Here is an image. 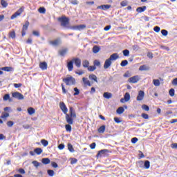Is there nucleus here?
Segmentation results:
<instances>
[{"instance_id":"f257e3e1","label":"nucleus","mask_w":177,"mask_h":177,"mask_svg":"<svg viewBox=\"0 0 177 177\" xmlns=\"http://www.w3.org/2000/svg\"><path fill=\"white\" fill-rule=\"evenodd\" d=\"M69 113L70 114L66 113L65 118L68 124L73 125V124H74V120H73V118H77V114H75V111L74 110V108L71 106L69 109Z\"/></svg>"},{"instance_id":"f03ea898","label":"nucleus","mask_w":177,"mask_h":177,"mask_svg":"<svg viewBox=\"0 0 177 177\" xmlns=\"http://www.w3.org/2000/svg\"><path fill=\"white\" fill-rule=\"evenodd\" d=\"M63 82L66 83V85H75V78L72 76L64 78Z\"/></svg>"},{"instance_id":"7ed1b4c3","label":"nucleus","mask_w":177,"mask_h":177,"mask_svg":"<svg viewBox=\"0 0 177 177\" xmlns=\"http://www.w3.org/2000/svg\"><path fill=\"white\" fill-rule=\"evenodd\" d=\"M59 21H61V26L62 27H68L67 25L68 24V18L64 17L59 19Z\"/></svg>"},{"instance_id":"20e7f679","label":"nucleus","mask_w":177,"mask_h":177,"mask_svg":"<svg viewBox=\"0 0 177 177\" xmlns=\"http://www.w3.org/2000/svg\"><path fill=\"white\" fill-rule=\"evenodd\" d=\"M140 80V77H139V75H135L129 78L128 82H130V84H136Z\"/></svg>"},{"instance_id":"39448f33","label":"nucleus","mask_w":177,"mask_h":177,"mask_svg":"<svg viewBox=\"0 0 177 177\" xmlns=\"http://www.w3.org/2000/svg\"><path fill=\"white\" fill-rule=\"evenodd\" d=\"M12 97L18 99V100H23V99H24V95L19 92H14L12 93Z\"/></svg>"},{"instance_id":"423d86ee","label":"nucleus","mask_w":177,"mask_h":177,"mask_svg":"<svg viewBox=\"0 0 177 177\" xmlns=\"http://www.w3.org/2000/svg\"><path fill=\"white\" fill-rule=\"evenodd\" d=\"M28 26H30V22H28V21H26L25 24L23 26L22 28V37H24V35H26V31H27V30H28Z\"/></svg>"},{"instance_id":"0eeeda50","label":"nucleus","mask_w":177,"mask_h":177,"mask_svg":"<svg viewBox=\"0 0 177 177\" xmlns=\"http://www.w3.org/2000/svg\"><path fill=\"white\" fill-rule=\"evenodd\" d=\"M143 99H145V91H140L138 92V95L137 96L136 100H138V102H140L142 101Z\"/></svg>"},{"instance_id":"6e6552de","label":"nucleus","mask_w":177,"mask_h":177,"mask_svg":"<svg viewBox=\"0 0 177 177\" xmlns=\"http://www.w3.org/2000/svg\"><path fill=\"white\" fill-rule=\"evenodd\" d=\"M59 107L61 110L63 111L64 114H67L68 109H67V106H66V104H64V102H60Z\"/></svg>"},{"instance_id":"1a4fd4ad","label":"nucleus","mask_w":177,"mask_h":177,"mask_svg":"<svg viewBox=\"0 0 177 177\" xmlns=\"http://www.w3.org/2000/svg\"><path fill=\"white\" fill-rule=\"evenodd\" d=\"M73 59L67 62V68L68 71H73L74 69V64H73Z\"/></svg>"},{"instance_id":"9d476101","label":"nucleus","mask_w":177,"mask_h":177,"mask_svg":"<svg viewBox=\"0 0 177 177\" xmlns=\"http://www.w3.org/2000/svg\"><path fill=\"white\" fill-rule=\"evenodd\" d=\"M72 61L75 63L76 67L80 68L81 67V59L80 58H73Z\"/></svg>"},{"instance_id":"9b49d317","label":"nucleus","mask_w":177,"mask_h":177,"mask_svg":"<svg viewBox=\"0 0 177 177\" xmlns=\"http://www.w3.org/2000/svg\"><path fill=\"white\" fill-rule=\"evenodd\" d=\"M0 70H2V71H7V73H9L10 71H15V68L12 66H5L0 68Z\"/></svg>"},{"instance_id":"f8f14e48","label":"nucleus","mask_w":177,"mask_h":177,"mask_svg":"<svg viewBox=\"0 0 177 177\" xmlns=\"http://www.w3.org/2000/svg\"><path fill=\"white\" fill-rule=\"evenodd\" d=\"M111 60L109 58L106 59L104 64V68H105V70H107V68H109L110 66H111Z\"/></svg>"},{"instance_id":"ddd939ff","label":"nucleus","mask_w":177,"mask_h":177,"mask_svg":"<svg viewBox=\"0 0 177 177\" xmlns=\"http://www.w3.org/2000/svg\"><path fill=\"white\" fill-rule=\"evenodd\" d=\"M106 153H109V151L107 149H102L98 151L97 154V158H99V157H102V156H104Z\"/></svg>"},{"instance_id":"4468645a","label":"nucleus","mask_w":177,"mask_h":177,"mask_svg":"<svg viewBox=\"0 0 177 177\" xmlns=\"http://www.w3.org/2000/svg\"><path fill=\"white\" fill-rule=\"evenodd\" d=\"M111 8V5H102L98 6L97 8V9H102V10H107L108 9H110Z\"/></svg>"},{"instance_id":"2eb2a0df","label":"nucleus","mask_w":177,"mask_h":177,"mask_svg":"<svg viewBox=\"0 0 177 177\" xmlns=\"http://www.w3.org/2000/svg\"><path fill=\"white\" fill-rule=\"evenodd\" d=\"M39 68L41 70H47V68H48V64L46 62H40Z\"/></svg>"},{"instance_id":"dca6fc26","label":"nucleus","mask_w":177,"mask_h":177,"mask_svg":"<svg viewBox=\"0 0 177 177\" xmlns=\"http://www.w3.org/2000/svg\"><path fill=\"white\" fill-rule=\"evenodd\" d=\"M109 59H111V61L117 60V59H120V56L118 55V53H113L110 56Z\"/></svg>"},{"instance_id":"f3484780","label":"nucleus","mask_w":177,"mask_h":177,"mask_svg":"<svg viewBox=\"0 0 177 177\" xmlns=\"http://www.w3.org/2000/svg\"><path fill=\"white\" fill-rule=\"evenodd\" d=\"M50 44L51 45H53L54 46H57V45H59L60 44V39H57L54 41H50Z\"/></svg>"},{"instance_id":"a211bd4d","label":"nucleus","mask_w":177,"mask_h":177,"mask_svg":"<svg viewBox=\"0 0 177 177\" xmlns=\"http://www.w3.org/2000/svg\"><path fill=\"white\" fill-rule=\"evenodd\" d=\"M103 96L105 99H111V97H113V94H111V93L105 92L104 93Z\"/></svg>"},{"instance_id":"6ab92c4d","label":"nucleus","mask_w":177,"mask_h":177,"mask_svg":"<svg viewBox=\"0 0 177 177\" xmlns=\"http://www.w3.org/2000/svg\"><path fill=\"white\" fill-rule=\"evenodd\" d=\"M100 52V47L99 46H94L93 47V53H99Z\"/></svg>"},{"instance_id":"aec40b11","label":"nucleus","mask_w":177,"mask_h":177,"mask_svg":"<svg viewBox=\"0 0 177 177\" xmlns=\"http://www.w3.org/2000/svg\"><path fill=\"white\" fill-rule=\"evenodd\" d=\"M68 51V50L67 48H64L59 51V54L60 55V56H65L66 53H67Z\"/></svg>"},{"instance_id":"412c9836","label":"nucleus","mask_w":177,"mask_h":177,"mask_svg":"<svg viewBox=\"0 0 177 177\" xmlns=\"http://www.w3.org/2000/svg\"><path fill=\"white\" fill-rule=\"evenodd\" d=\"M41 162L46 165L48 164H50V160L48 158H44L41 160Z\"/></svg>"},{"instance_id":"4be33fe9","label":"nucleus","mask_w":177,"mask_h":177,"mask_svg":"<svg viewBox=\"0 0 177 177\" xmlns=\"http://www.w3.org/2000/svg\"><path fill=\"white\" fill-rule=\"evenodd\" d=\"M28 113L29 115H32V114H35V109L32 107H29L28 109Z\"/></svg>"},{"instance_id":"5701e85b","label":"nucleus","mask_w":177,"mask_h":177,"mask_svg":"<svg viewBox=\"0 0 177 177\" xmlns=\"http://www.w3.org/2000/svg\"><path fill=\"white\" fill-rule=\"evenodd\" d=\"M82 81L84 85H88V86H91V82H89V80H88L86 77H83Z\"/></svg>"},{"instance_id":"b1692460","label":"nucleus","mask_w":177,"mask_h":177,"mask_svg":"<svg viewBox=\"0 0 177 177\" xmlns=\"http://www.w3.org/2000/svg\"><path fill=\"white\" fill-rule=\"evenodd\" d=\"M104 131H106V126L102 125L98 129L99 133H104Z\"/></svg>"},{"instance_id":"393cba45","label":"nucleus","mask_w":177,"mask_h":177,"mask_svg":"<svg viewBox=\"0 0 177 177\" xmlns=\"http://www.w3.org/2000/svg\"><path fill=\"white\" fill-rule=\"evenodd\" d=\"M146 10V6H142V7H138L136 9V12H138V13H142Z\"/></svg>"},{"instance_id":"a878e982","label":"nucleus","mask_w":177,"mask_h":177,"mask_svg":"<svg viewBox=\"0 0 177 177\" xmlns=\"http://www.w3.org/2000/svg\"><path fill=\"white\" fill-rule=\"evenodd\" d=\"M124 98L125 102H129V100H131V95L129 94V93H126L124 94Z\"/></svg>"},{"instance_id":"bb28decb","label":"nucleus","mask_w":177,"mask_h":177,"mask_svg":"<svg viewBox=\"0 0 177 177\" xmlns=\"http://www.w3.org/2000/svg\"><path fill=\"white\" fill-rule=\"evenodd\" d=\"M140 71H147L149 70V67L146 65L140 66L139 68Z\"/></svg>"},{"instance_id":"cd10ccee","label":"nucleus","mask_w":177,"mask_h":177,"mask_svg":"<svg viewBox=\"0 0 177 177\" xmlns=\"http://www.w3.org/2000/svg\"><path fill=\"white\" fill-rule=\"evenodd\" d=\"M82 66L83 67H84L85 68H88L89 67V61L85 59L82 62Z\"/></svg>"},{"instance_id":"c85d7f7f","label":"nucleus","mask_w":177,"mask_h":177,"mask_svg":"<svg viewBox=\"0 0 177 177\" xmlns=\"http://www.w3.org/2000/svg\"><path fill=\"white\" fill-rule=\"evenodd\" d=\"M144 168H145V169H149V168H150V161L149 160L145 161Z\"/></svg>"},{"instance_id":"c756f323","label":"nucleus","mask_w":177,"mask_h":177,"mask_svg":"<svg viewBox=\"0 0 177 177\" xmlns=\"http://www.w3.org/2000/svg\"><path fill=\"white\" fill-rule=\"evenodd\" d=\"M34 153L39 156L40 154H42V149L41 148H36L34 150Z\"/></svg>"},{"instance_id":"7c9ffc66","label":"nucleus","mask_w":177,"mask_h":177,"mask_svg":"<svg viewBox=\"0 0 177 177\" xmlns=\"http://www.w3.org/2000/svg\"><path fill=\"white\" fill-rule=\"evenodd\" d=\"M124 111H125V110L124 109V107L120 106L119 107L117 110H116V113L118 114H122V113H124Z\"/></svg>"},{"instance_id":"2f4dec72","label":"nucleus","mask_w":177,"mask_h":177,"mask_svg":"<svg viewBox=\"0 0 177 177\" xmlns=\"http://www.w3.org/2000/svg\"><path fill=\"white\" fill-rule=\"evenodd\" d=\"M88 78L89 80H92L93 81L97 82V77H96L95 75H90Z\"/></svg>"},{"instance_id":"473e14b6","label":"nucleus","mask_w":177,"mask_h":177,"mask_svg":"<svg viewBox=\"0 0 177 177\" xmlns=\"http://www.w3.org/2000/svg\"><path fill=\"white\" fill-rule=\"evenodd\" d=\"M121 67H126V66H128V60L125 59L121 62L120 63Z\"/></svg>"},{"instance_id":"72a5a7b5","label":"nucleus","mask_w":177,"mask_h":177,"mask_svg":"<svg viewBox=\"0 0 177 177\" xmlns=\"http://www.w3.org/2000/svg\"><path fill=\"white\" fill-rule=\"evenodd\" d=\"M68 149L69 151H71V153H74L75 151L74 147H73V145H71V143L68 144Z\"/></svg>"},{"instance_id":"f704fd0d","label":"nucleus","mask_w":177,"mask_h":177,"mask_svg":"<svg viewBox=\"0 0 177 177\" xmlns=\"http://www.w3.org/2000/svg\"><path fill=\"white\" fill-rule=\"evenodd\" d=\"M153 85H154L155 86H160V80H156V79H154V80H153Z\"/></svg>"},{"instance_id":"c9c22d12","label":"nucleus","mask_w":177,"mask_h":177,"mask_svg":"<svg viewBox=\"0 0 177 177\" xmlns=\"http://www.w3.org/2000/svg\"><path fill=\"white\" fill-rule=\"evenodd\" d=\"M9 113H3L2 115L0 116V118L5 120V118H8L9 117Z\"/></svg>"},{"instance_id":"e433bc0d","label":"nucleus","mask_w":177,"mask_h":177,"mask_svg":"<svg viewBox=\"0 0 177 177\" xmlns=\"http://www.w3.org/2000/svg\"><path fill=\"white\" fill-rule=\"evenodd\" d=\"M9 36L10 38H12V39H15V38H16V32H15V30L10 32Z\"/></svg>"},{"instance_id":"4c0bfd02","label":"nucleus","mask_w":177,"mask_h":177,"mask_svg":"<svg viewBox=\"0 0 177 177\" xmlns=\"http://www.w3.org/2000/svg\"><path fill=\"white\" fill-rule=\"evenodd\" d=\"M1 5L3 6V8H7L8 2H6L5 0H1Z\"/></svg>"},{"instance_id":"58836bf2","label":"nucleus","mask_w":177,"mask_h":177,"mask_svg":"<svg viewBox=\"0 0 177 177\" xmlns=\"http://www.w3.org/2000/svg\"><path fill=\"white\" fill-rule=\"evenodd\" d=\"M41 145H43V146H44V147H46V146H48V145H49V142L46 140H41Z\"/></svg>"},{"instance_id":"ea45409f","label":"nucleus","mask_w":177,"mask_h":177,"mask_svg":"<svg viewBox=\"0 0 177 177\" xmlns=\"http://www.w3.org/2000/svg\"><path fill=\"white\" fill-rule=\"evenodd\" d=\"M32 164H33V165L36 167L38 168V167H39V165H41V163L37 160H34L32 162Z\"/></svg>"},{"instance_id":"a19ab883","label":"nucleus","mask_w":177,"mask_h":177,"mask_svg":"<svg viewBox=\"0 0 177 177\" xmlns=\"http://www.w3.org/2000/svg\"><path fill=\"white\" fill-rule=\"evenodd\" d=\"M169 95L171 97H174L175 96V89L174 88H171L169 91Z\"/></svg>"},{"instance_id":"79ce46f5","label":"nucleus","mask_w":177,"mask_h":177,"mask_svg":"<svg viewBox=\"0 0 177 177\" xmlns=\"http://www.w3.org/2000/svg\"><path fill=\"white\" fill-rule=\"evenodd\" d=\"M73 91H75L73 95L74 96H77L78 95H80V89H78V88L75 87L73 88Z\"/></svg>"},{"instance_id":"37998d69","label":"nucleus","mask_w":177,"mask_h":177,"mask_svg":"<svg viewBox=\"0 0 177 177\" xmlns=\"http://www.w3.org/2000/svg\"><path fill=\"white\" fill-rule=\"evenodd\" d=\"M123 56H129V50L125 49L122 51Z\"/></svg>"},{"instance_id":"c03bdc74","label":"nucleus","mask_w":177,"mask_h":177,"mask_svg":"<svg viewBox=\"0 0 177 177\" xmlns=\"http://www.w3.org/2000/svg\"><path fill=\"white\" fill-rule=\"evenodd\" d=\"M47 174L49 175V176H54L55 171L53 170L48 169L47 171Z\"/></svg>"},{"instance_id":"a18cd8bd","label":"nucleus","mask_w":177,"mask_h":177,"mask_svg":"<svg viewBox=\"0 0 177 177\" xmlns=\"http://www.w3.org/2000/svg\"><path fill=\"white\" fill-rule=\"evenodd\" d=\"M10 97V95L9 94H6L3 97V100H4V102L8 101Z\"/></svg>"},{"instance_id":"49530a36","label":"nucleus","mask_w":177,"mask_h":177,"mask_svg":"<svg viewBox=\"0 0 177 177\" xmlns=\"http://www.w3.org/2000/svg\"><path fill=\"white\" fill-rule=\"evenodd\" d=\"M161 34L164 37H167V35H168V30H167L165 29H163V30H161Z\"/></svg>"},{"instance_id":"de8ad7c7","label":"nucleus","mask_w":177,"mask_h":177,"mask_svg":"<svg viewBox=\"0 0 177 177\" xmlns=\"http://www.w3.org/2000/svg\"><path fill=\"white\" fill-rule=\"evenodd\" d=\"M88 71H95V70H96V66H90L88 67Z\"/></svg>"},{"instance_id":"09e8293b","label":"nucleus","mask_w":177,"mask_h":177,"mask_svg":"<svg viewBox=\"0 0 177 177\" xmlns=\"http://www.w3.org/2000/svg\"><path fill=\"white\" fill-rule=\"evenodd\" d=\"M142 110H145V111H149V110H150V108L149 107V106L144 104L142 106Z\"/></svg>"},{"instance_id":"8fccbe9b","label":"nucleus","mask_w":177,"mask_h":177,"mask_svg":"<svg viewBox=\"0 0 177 177\" xmlns=\"http://www.w3.org/2000/svg\"><path fill=\"white\" fill-rule=\"evenodd\" d=\"M17 16H20V15L19 12H16L15 14H13L11 16V17H10L11 20H13V19H16V17H17Z\"/></svg>"},{"instance_id":"3c124183","label":"nucleus","mask_w":177,"mask_h":177,"mask_svg":"<svg viewBox=\"0 0 177 177\" xmlns=\"http://www.w3.org/2000/svg\"><path fill=\"white\" fill-rule=\"evenodd\" d=\"M65 128H66V131H67V132H71V125L70 124L65 125Z\"/></svg>"},{"instance_id":"603ef678","label":"nucleus","mask_w":177,"mask_h":177,"mask_svg":"<svg viewBox=\"0 0 177 177\" xmlns=\"http://www.w3.org/2000/svg\"><path fill=\"white\" fill-rule=\"evenodd\" d=\"M38 12L39 13H43L44 14V13H45V12H46V10L45 9V8L41 7V8H39Z\"/></svg>"},{"instance_id":"864d4df0","label":"nucleus","mask_w":177,"mask_h":177,"mask_svg":"<svg viewBox=\"0 0 177 177\" xmlns=\"http://www.w3.org/2000/svg\"><path fill=\"white\" fill-rule=\"evenodd\" d=\"M86 26L85 25H79L77 26V30L80 31V30H84V28H86Z\"/></svg>"},{"instance_id":"5fc2aeb1","label":"nucleus","mask_w":177,"mask_h":177,"mask_svg":"<svg viewBox=\"0 0 177 177\" xmlns=\"http://www.w3.org/2000/svg\"><path fill=\"white\" fill-rule=\"evenodd\" d=\"M7 125L9 127H13V125H15V122H13V121H8L7 122Z\"/></svg>"},{"instance_id":"6e6d98bb","label":"nucleus","mask_w":177,"mask_h":177,"mask_svg":"<svg viewBox=\"0 0 177 177\" xmlns=\"http://www.w3.org/2000/svg\"><path fill=\"white\" fill-rule=\"evenodd\" d=\"M18 172L22 175H24V174H26V170H24L23 168H20L18 169Z\"/></svg>"},{"instance_id":"4d7b16f0","label":"nucleus","mask_w":177,"mask_h":177,"mask_svg":"<svg viewBox=\"0 0 177 177\" xmlns=\"http://www.w3.org/2000/svg\"><path fill=\"white\" fill-rule=\"evenodd\" d=\"M141 117L144 118V120H149V115L146 113H142Z\"/></svg>"},{"instance_id":"13d9d810","label":"nucleus","mask_w":177,"mask_h":177,"mask_svg":"<svg viewBox=\"0 0 177 177\" xmlns=\"http://www.w3.org/2000/svg\"><path fill=\"white\" fill-rule=\"evenodd\" d=\"M23 12H24V7H21V8H19L17 11V13H19V15H21V13H23Z\"/></svg>"},{"instance_id":"bf43d9fd","label":"nucleus","mask_w":177,"mask_h":177,"mask_svg":"<svg viewBox=\"0 0 177 177\" xmlns=\"http://www.w3.org/2000/svg\"><path fill=\"white\" fill-rule=\"evenodd\" d=\"M161 28H160V26H155L153 28V31H155V32H158L159 31H160Z\"/></svg>"},{"instance_id":"052dcab7","label":"nucleus","mask_w":177,"mask_h":177,"mask_svg":"<svg viewBox=\"0 0 177 177\" xmlns=\"http://www.w3.org/2000/svg\"><path fill=\"white\" fill-rule=\"evenodd\" d=\"M67 28H70L71 30H78V26H68Z\"/></svg>"},{"instance_id":"680f3d73","label":"nucleus","mask_w":177,"mask_h":177,"mask_svg":"<svg viewBox=\"0 0 177 177\" xmlns=\"http://www.w3.org/2000/svg\"><path fill=\"white\" fill-rule=\"evenodd\" d=\"M94 66L96 67V66H97V67H99V66H100V62H99L98 60H95L94 61Z\"/></svg>"},{"instance_id":"e2e57ef3","label":"nucleus","mask_w":177,"mask_h":177,"mask_svg":"<svg viewBox=\"0 0 177 177\" xmlns=\"http://www.w3.org/2000/svg\"><path fill=\"white\" fill-rule=\"evenodd\" d=\"M90 147L92 150H93V149H95L96 147V143L93 142L92 144L90 145Z\"/></svg>"},{"instance_id":"0e129e2a","label":"nucleus","mask_w":177,"mask_h":177,"mask_svg":"<svg viewBox=\"0 0 177 177\" xmlns=\"http://www.w3.org/2000/svg\"><path fill=\"white\" fill-rule=\"evenodd\" d=\"M121 6H127L128 5V3L127 1H123L120 3Z\"/></svg>"},{"instance_id":"69168bd1","label":"nucleus","mask_w":177,"mask_h":177,"mask_svg":"<svg viewBox=\"0 0 177 177\" xmlns=\"http://www.w3.org/2000/svg\"><path fill=\"white\" fill-rule=\"evenodd\" d=\"M32 34H33V35H35V37H39V32H38V31L34 30L32 32Z\"/></svg>"},{"instance_id":"338daca9","label":"nucleus","mask_w":177,"mask_h":177,"mask_svg":"<svg viewBox=\"0 0 177 177\" xmlns=\"http://www.w3.org/2000/svg\"><path fill=\"white\" fill-rule=\"evenodd\" d=\"M71 3H72V5H78V1H77V0H71Z\"/></svg>"},{"instance_id":"774afa93","label":"nucleus","mask_w":177,"mask_h":177,"mask_svg":"<svg viewBox=\"0 0 177 177\" xmlns=\"http://www.w3.org/2000/svg\"><path fill=\"white\" fill-rule=\"evenodd\" d=\"M172 85H174L175 86H177V77L173 80Z\"/></svg>"}]
</instances>
